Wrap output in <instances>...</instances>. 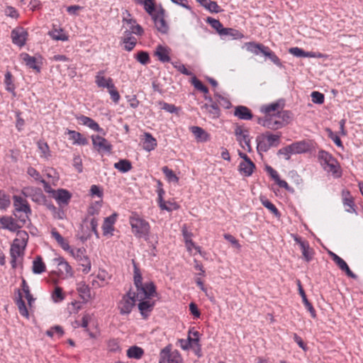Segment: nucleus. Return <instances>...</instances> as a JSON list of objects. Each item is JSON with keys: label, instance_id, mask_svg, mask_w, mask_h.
Masks as SVG:
<instances>
[{"label": "nucleus", "instance_id": "nucleus-1", "mask_svg": "<svg viewBox=\"0 0 363 363\" xmlns=\"http://www.w3.org/2000/svg\"><path fill=\"white\" fill-rule=\"evenodd\" d=\"M28 234L25 230H19L11 246L10 254L11 265L13 269H18V265L21 266V261L28 240Z\"/></svg>", "mask_w": 363, "mask_h": 363}, {"label": "nucleus", "instance_id": "nucleus-2", "mask_svg": "<svg viewBox=\"0 0 363 363\" xmlns=\"http://www.w3.org/2000/svg\"><path fill=\"white\" fill-rule=\"evenodd\" d=\"M318 160L323 169L331 174L334 178L342 177V168L338 161L331 154L323 150H320Z\"/></svg>", "mask_w": 363, "mask_h": 363}, {"label": "nucleus", "instance_id": "nucleus-3", "mask_svg": "<svg viewBox=\"0 0 363 363\" xmlns=\"http://www.w3.org/2000/svg\"><path fill=\"white\" fill-rule=\"evenodd\" d=\"M128 220L131 227V231L136 238L148 239L150 225L145 219L138 213L132 212Z\"/></svg>", "mask_w": 363, "mask_h": 363}, {"label": "nucleus", "instance_id": "nucleus-4", "mask_svg": "<svg viewBox=\"0 0 363 363\" xmlns=\"http://www.w3.org/2000/svg\"><path fill=\"white\" fill-rule=\"evenodd\" d=\"M280 135L266 132L257 138V149L267 152L272 147H277L280 143Z\"/></svg>", "mask_w": 363, "mask_h": 363}, {"label": "nucleus", "instance_id": "nucleus-5", "mask_svg": "<svg viewBox=\"0 0 363 363\" xmlns=\"http://www.w3.org/2000/svg\"><path fill=\"white\" fill-rule=\"evenodd\" d=\"M245 49L254 55H259V53L263 54L264 56L269 57L272 62H277L279 61L278 57L274 54L271 49L261 43L255 42H248L245 43Z\"/></svg>", "mask_w": 363, "mask_h": 363}, {"label": "nucleus", "instance_id": "nucleus-6", "mask_svg": "<svg viewBox=\"0 0 363 363\" xmlns=\"http://www.w3.org/2000/svg\"><path fill=\"white\" fill-rule=\"evenodd\" d=\"M138 295L130 289L122 297L118 304V309L121 315H128L131 313L133 308L135 305V302Z\"/></svg>", "mask_w": 363, "mask_h": 363}, {"label": "nucleus", "instance_id": "nucleus-7", "mask_svg": "<svg viewBox=\"0 0 363 363\" xmlns=\"http://www.w3.org/2000/svg\"><path fill=\"white\" fill-rule=\"evenodd\" d=\"M172 346L169 345L163 348L160 353L159 363H182V357L175 350L171 352Z\"/></svg>", "mask_w": 363, "mask_h": 363}, {"label": "nucleus", "instance_id": "nucleus-8", "mask_svg": "<svg viewBox=\"0 0 363 363\" xmlns=\"http://www.w3.org/2000/svg\"><path fill=\"white\" fill-rule=\"evenodd\" d=\"M235 135L236 140L239 143L240 145L245 150L251 152L252 147L250 145V139L249 138L247 130L240 125H237L235 128Z\"/></svg>", "mask_w": 363, "mask_h": 363}, {"label": "nucleus", "instance_id": "nucleus-9", "mask_svg": "<svg viewBox=\"0 0 363 363\" xmlns=\"http://www.w3.org/2000/svg\"><path fill=\"white\" fill-rule=\"evenodd\" d=\"M123 23L128 26V33H134L138 35H143L144 33L143 28L137 23L135 19L131 17L130 13L125 11L123 13Z\"/></svg>", "mask_w": 363, "mask_h": 363}, {"label": "nucleus", "instance_id": "nucleus-10", "mask_svg": "<svg viewBox=\"0 0 363 363\" xmlns=\"http://www.w3.org/2000/svg\"><path fill=\"white\" fill-rule=\"evenodd\" d=\"M91 141L94 150L99 153L111 152L112 150V145L106 138L99 135H93Z\"/></svg>", "mask_w": 363, "mask_h": 363}, {"label": "nucleus", "instance_id": "nucleus-11", "mask_svg": "<svg viewBox=\"0 0 363 363\" xmlns=\"http://www.w3.org/2000/svg\"><path fill=\"white\" fill-rule=\"evenodd\" d=\"M257 123L264 128L272 130L281 128V123L279 122L277 116L275 115H264V117H258Z\"/></svg>", "mask_w": 363, "mask_h": 363}, {"label": "nucleus", "instance_id": "nucleus-12", "mask_svg": "<svg viewBox=\"0 0 363 363\" xmlns=\"http://www.w3.org/2000/svg\"><path fill=\"white\" fill-rule=\"evenodd\" d=\"M284 101L280 99L271 104L262 105L260 107V111L264 115L277 116L279 112L284 109Z\"/></svg>", "mask_w": 363, "mask_h": 363}, {"label": "nucleus", "instance_id": "nucleus-13", "mask_svg": "<svg viewBox=\"0 0 363 363\" xmlns=\"http://www.w3.org/2000/svg\"><path fill=\"white\" fill-rule=\"evenodd\" d=\"M28 35L27 30L23 27L15 28L11 33L13 43L21 48L26 44Z\"/></svg>", "mask_w": 363, "mask_h": 363}, {"label": "nucleus", "instance_id": "nucleus-14", "mask_svg": "<svg viewBox=\"0 0 363 363\" xmlns=\"http://www.w3.org/2000/svg\"><path fill=\"white\" fill-rule=\"evenodd\" d=\"M52 196L55 199L59 206H65L69 203L72 194L66 189H58L57 190H52Z\"/></svg>", "mask_w": 363, "mask_h": 363}, {"label": "nucleus", "instance_id": "nucleus-15", "mask_svg": "<svg viewBox=\"0 0 363 363\" xmlns=\"http://www.w3.org/2000/svg\"><path fill=\"white\" fill-rule=\"evenodd\" d=\"M13 206L17 212H23L26 214V217H28V214L31 213V209L27 200L21 196L14 195L13 196Z\"/></svg>", "mask_w": 363, "mask_h": 363}, {"label": "nucleus", "instance_id": "nucleus-16", "mask_svg": "<svg viewBox=\"0 0 363 363\" xmlns=\"http://www.w3.org/2000/svg\"><path fill=\"white\" fill-rule=\"evenodd\" d=\"M157 184H158V187L157 189V196H157V203H158L160 208L162 210H165L167 211H172L173 210L178 209L179 208V206L177 203H171V206H172V207H169L166 205V201H164L163 199V196H164L165 191L163 189V188L162 187V184L161 182L158 181Z\"/></svg>", "mask_w": 363, "mask_h": 363}, {"label": "nucleus", "instance_id": "nucleus-17", "mask_svg": "<svg viewBox=\"0 0 363 363\" xmlns=\"http://www.w3.org/2000/svg\"><path fill=\"white\" fill-rule=\"evenodd\" d=\"M342 203L347 212L350 213H356L354 199L350 191L344 189L341 193Z\"/></svg>", "mask_w": 363, "mask_h": 363}, {"label": "nucleus", "instance_id": "nucleus-18", "mask_svg": "<svg viewBox=\"0 0 363 363\" xmlns=\"http://www.w3.org/2000/svg\"><path fill=\"white\" fill-rule=\"evenodd\" d=\"M95 83L98 87L106 88L107 89L111 88V86L114 84L112 78L106 77L104 70H100L96 73Z\"/></svg>", "mask_w": 363, "mask_h": 363}, {"label": "nucleus", "instance_id": "nucleus-19", "mask_svg": "<svg viewBox=\"0 0 363 363\" xmlns=\"http://www.w3.org/2000/svg\"><path fill=\"white\" fill-rule=\"evenodd\" d=\"M52 238H54L57 244L65 251H67L72 255L74 254L73 250L69 245L68 241L64 238L55 228H52L50 231Z\"/></svg>", "mask_w": 363, "mask_h": 363}, {"label": "nucleus", "instance_id": "nucleus-20", "mask_svg": "<svg viewBox=\"0 0 363 363\" xmlns=\"http://www.w3.org/2000/svg\"><path fill=\"white\" fill-rule=\"evenodd\" d=\"M48 35L54 40L67 41L69 40V35L64 29L55 25L48 32Z\"/></svg>", "mask_w": 363, "mask_h": 363}, {"label": "nucleus", "instance_id": "nucleus-21", "mask_svg": "<svg viewBox=\"0 0 363 363\" xmlns=\"http://www.w3.org/2000/svg\"><path fill=\"white\" fill-rule=\"evenodd\" d=\"M310 145L305 140L294 143L288 145V150L293 154H302L305 153L310 150Z\"/></svg>", "mask_w": 363, "mask_h": 363}, {"label": "nucleus", "instance_id": "nucleus-22", "mask_svg": "<svg viewBox=\"0 0 363 363\" xmlns=\"http://www.w3.org/2000/svg\"><path fill=\"white\" fill-rule=\"evenodd\" d=\"M144 299L145 298L141 299L140 302L138 305V307L141 315L144 318H147L149 316V313L153 310L155 306V301H150L149 300Z\"/></svg>", "mask_w": 363, "mask_h": 363}, {"label": "nucleus", "instance_id": "nucleus-23", "mask_svg": "<svg viewBox=\"0 0 363 363\" xmlns=\"http://www.w3.org/2000/svg\"><path fill=\"white\" fill-rule=\"evenodd\" d=\"M20 59L28 67L38 72L40 71V67L37 65V60L35 57L30 56L26 52H23L20 55Z\"/></svg>", "mask_w": 363, "mask_h": 363}, {"label": "nucleus", "instance_id": "nucleus-24", "mask_svg": "<svg viewBox=\"0 0 363 363\" xmlns=\"http://www.w3.org/2000/svg\"><path fill=\"white\" fill-rule=\"evenodd\" d=\"M234 116L240 120L248 121L252 118V111L245 106H238L235 108Z\"/></svg>", "mask_w": 363, "mask_h": 363}, {"label": "nucleus", "instance_id": "nucleus-25", "mask_svg": "<svg viewBox=\"0 0 363 363\" xmlns=\"http://www.w3.org/2000/svg\"><path fill=\"white\" fill-rule=\"evenodd\" d=\"M69 139L72 140L73 145H86L88 144V140L82 133L75 130H67Z\"/></svg>", "mask_w": 363, "mask_h": 363}, {"label": "nucleus", "instance_id": "nucleus-26", "mask_svg": "<svg viewBox=\"0 0 363 363\" xmlns=\"http://www.w3.org/2000/svg\"><path fill=\"white\" fill-rule=\"evenodd\" d=\"M140 294H143V297L140 296V298H150L152 296H154L156 294V287L152 281L146 282L144 284L143 287L137 295H140Z\"/></svg>", "mask_w": 363, "mask_h": 363}, {"label": "nucleus", "instance_id": "nucleus-27", "mask_svg": "<svg viewBox=\"0 0 363 363\" xmlns=\"http://www.w3.org/2000/svg\"><path fill=\"white\" fill-rule=\"evenodd\" d=\"M153 18L157 30L162 34H167L169 31V26L164 20L163 13L157 14Z\"/></svg>", "mask_w": 363, "mask_h": 363}, {"label": "nucleus", "instance_id": "nucleus-28", "mask_svg": "<svg viewBox=\"0 0 363 363\" xmlns=\"http://www.w3.org/2000/svg\"><path fill=\"white\" fill-rule=\"evenodd\" d=\"M255 169V164L250 160L242 161L239 164V171L245 177H250Z\"/></svg>", "mask_w": 363, "mask_h": 363}, {"label": "nucleus", "instance_id": "nucleus-29", "mask_svg": "<svg viewBox=\"0 0 363 363\" xmlns=\"http://www.w3.org/2000/svg\"><path fill=\"white\" fill-rule=\"evenodd\" d=\"M157 145V140L153 136L149 133H145L143 135V149L147 152H150L156 148Z\"/></svg>", "mask_w": 363, "mask_h": 363}, {"label": "nucleus", "instance_id": "nucleus-30", "mask_svg": "<svg viewBox=\"0 0 363 363\" xmlns=\"http://www.w3.org/2000/svg\"><path fill=\"white\" fill-rule=\"evenodd\" d=\"M116 217L117 215L116 213H113L111 216L105 218L102 225L103 233L104 235L108 234H112V232L114 230L113 225L116 221Z\"/></svg>", "mask_w": 363, "mask_h": 363}, {"label": "nucleus", "instance_id": "nucleus-31", "mask_svg": "<svg viewBox=\"0 0 363 363\" xmlns=\"http://www.w3.org/2000/svg\"><path fill=\"white\" fill-rule=\"evenodd\" d=\"M289 53L296 56L301 57H320L322 55L320 53H315L313 52H306L303 49L294 47L291 48L289 50Z\"/></svg>", "mask_w": 363, "mask_h": 363}, {"label": "nucleus", "instance_id": "nucleus-32", "mask_svg": "<svg viewBox=\"0 0 363 363\" xmlns=\"http://www.w3.org/2000/svg\"><path fill=\"white\" fill-rule=\"evenodd\" d=\"M190 130L194 135L197 141L206 142L210 140V135L199 126H191Z\"/></svg>", "mask_w": 363, "mask_h": 363}, {"label": "nucleus", "instance_id": "nucleus-33", "mask_svg": "<svg viewBox=\"0 0 363 363\" xmlns=\"http://www.w3.org/2000/svg\"><path fill=\"white\" fill-rule=\"evenodd\" d=\"M77 289L80 298L82 299V301L84 303H87L89 300L92 298L91 294V289L88 285L80 283L78 284Z\"/></svg>", "mask_w": 363, "mask_h": 363}, {"label": "nucleus", "instance_id": "nucleus-34", "mask_svg": "<svg viewBox=\"0 0 363 363\" xmlns=\"http://www.w3.org/2000/svg\"><path fill=\"white\" fill-rule=\"evenodd\" d=\"M170 50L169 48L158 45L155 52V55L162 62H167L170 61L169 57Z\"/></svg>", "mask_w": 363, "mask_h": 363}, {"label": "nucleus", "instance_id": "nucleus-35", "mask_svg": "<svg viewBox=\"0 0 363 363\" xmlns=\"http://www.w3.org/2000/svg\"><path fill=\"white\" fill-rule=\"evenodd\" d=\"M202 108L204 109L212 118H217L220 116V109L217 103H212L211 104H206L202 106Z\"/></svg>", "mask_w": 363, "mask_h": 363}, {"label": "nucleus", "instance_id": "nucleus-36", "mask_svg": "<svg viewBox=\"0 0 363 363\" xmlns=\"http://www.w3.org/2000/svg\"><path fill=\"white\" fill-rule=\"evenodd\" d=\"M330 257L339 269L343 272H352L347 264L341 257L333 252L330 253Z\"/></svg>", "mask_w": 363, "mask_h": 363}, {"label": "nucleus", "instance_id": "nucleus-37", "mask_svg": "<svg viewBox=\"0 0 363 363\" xmlns=\"http://www.w3.org/2000/svg\"><path fill=\"white\" fill-rule=\"evenodd\" d=\"M203 7L212 13L220 11V6L216 1L211 0H196Z\"/></svg>", "mask_w": 363, "mask_h": 363}, {"label": "nucleus", "instance_id": "nucleus-38", "mask_svg": "<svg viewBox=\"0 0 363 363\" xmlns=\"http://www.w3.org/2000/svg\"><path fill=\"white\" fill-rule=\"evenodd\" d=\"M4 84L6 91L11 92L13 96L15 97L16 96V93L15 91L16 86L13 83L12 74L10 72H7L5 74Z\"/></svg>", "mask_w": 363, "mask_h": 363}, {"label": "nucleus", "instance_id": "nucleus-39", "mask_svg": "<svg viewBox=\"0 0 363 363\" xmlns=\"http://www.w3.org/2000/svg\"><path fill=\"white\" fill-rule=\"evenodd\" d=\"M18 296L16 298V304L18 306L19 313L22 316L28 318V316H29L28 311L26 306L25 301L23 300L22 294L19 290H18Z\"/></svg>", "mask_w": 363, "mask_h": 363}, {"label": "nucleus", "instance_id": "nucleus-40", "mask_svg": "<svg viewBox=\"0 0 363 363\" xmlns=\"http://www.w3.org/2000/svg\"><path fill=\"white\" fill-rule=\"evenodd\" d=\"M113 167L122 173L129 172L133 167L131 162L126 159L120 160L118 162H116L113 164Z\"/></svg>", "mask_w": 363, "mask_h": 363}, {"label": "nucleus", "instance_id": "nucleus-41", "mask_svg": "<svg viewBox=\"0 0 363 363\" xmlns=\"http://www.w3.org/2000/svg\"><path fill=\"white\" fill-rule=\"evenodd\" d=\"M269 172L272 178L275 181V182L281 188H284L286 190H289L290 187L288 184V183L280 179L279 175L278 172L274 170L273 168L269 167Z\"/></svg>", "mask_w": 363, "mask_h": 363}, {"label": "nucleus", "instance_id": "nucleus-42", "mask_svg": "<svg viewBox=\"0 0 363 363\" xmlns=\"http://www.w3.org/2000/svg\"><path fill=\"white\" fill-rule=\"evenodd\" d=\"M299 294L302 298V301H303V303L305 307L310 312L311 317L313 318H316V311H315V308H313V305L311 304V303L308 300L304 289H300Z\"/></svg>", "mask_w": 363, "mask_h": 363}, {"label": "nucleus", "instance_id": "nucleus-43", "mask_svg": "<svg viewBox=\"0 0 363 363\" xmlns=\"http://www.w3.org/2000/svg\"><path fill=\"white\" fill-rule=\"evenodd\" d=\"M144 354V350L143 348L138 346H132L127 350V356L129 358H133L136 359H139L142 357Z\"/></svg>", "mask_w": 363, "mask_h": 363}, {"label": "nucleus", "instance_id": "nucleus-44", "mask_svg": "<svg viewBox=\"0 0 363 363\" xmlns=\"http://www.w3.org/2000/svg\"><path fill=\"white\" fill-rule=\"evenodd\" d=\"M301 250L302 252V255L305 258L306 261H309L312 259L313 257V250L309 247L308 244L306 242H299Z\"/></svg>", "mask_w": 363, "mask_h": 363}, {"label": "nucleus", "instance_id": "nucleus-45", "mask_svg": "<svg viewBox=\"0 0 363 363\" xmlns=\"http://www.w3.org/2000/svg\"><path fill=\"white\" fill-rule=\"evenodd\" d=\"M279 122L281 123V128L288 124L292 118V114L289 111H280L277 115Z\"/></svg>", "mask_w": 363, "mask_h": 363}, {"label": "nucleus", "instance_id": "nucleus-46", "mask_svg": "<svg viewBox=\"0 0 363 363\" xmlns=\"http://www.w3.org/2000/svg\"><path fill=\"white\" fill-rule=\"evenodd\" d=\"M262 204L267 208L272 213H273L275 216L279 217L280 213L277 208L268 199L261 198L260 199Z\"/></svg>", "mask_w": 363, "mask_h": 363}, {"label": "nucleus", "instance_id": "nucleus-47", "mask_svg": "<svg viewBox=\"0 0 363 363\" xmlns=\"http://www.w3.org/2000/svg\"><path fill=\"white\" fill-rule=\"evenodd\" d=\"M45 270V265L43 262L40 257H37L33 262V272H44Z\"/></svg>", "mask_w": 363, "mask_h": 363}, {"label": "nucleus", "instance_id": "nucleus-48", "mask_svg": "<svg viewBox=\"0 0 363 363\" xmlns=\"http://www.w3.org/2000/svg\"><path fill=\"white\" fill-rule=\"evenodd\" d=\"M38 147L41 157L48 158L50 156V148L47 143L39 141L38 143Z\"/></svg>", "mask_w": 363, "mask_h": 363}, {"label": "nucleus", "instance_id": "nucleus-49", "mask_svg": "<svg viewBox=\"0 0 363 363\" xmlns=\"http://www.w3.org/2000/svg\"><path fill=\"white\" fill-rule=\"evenodd\" d=\"M162 171L164 174L166 178L169 182H174L175 183H178L179 177L168 167H163L162 168Z\"/></svg>", "mask_w": 363, "mask_h": 363}, {"label": "nucleus", "instance_id": "nucleus-50", "mask_svg": "<svg viewBox=\"0 0 363 363\" xmlns=\"http://www.w3.org/2000/svg\"><path fill=\"white\" fill-rule=\"evenodd\" d=\"M0 223L4 228L10 230H15L16 229V225L14 221L8 217H2L0 218Z\"/></svg>", "mask_w": 363, "mask_h": 363}, {"label": "nucleus", "instance_id": "nucleus-51", "mask_svg": "<svg viewBox=\"0 0 363 363\" xmlns=\"http://www.w3.org/2000/svg\"><path fill=\"white\" fill-rule=\"evenodd\" d=\"M124 49L127 51H131L137 43V40L133 36H128L123 39Z\"/></svg>", "mask_w": 363, "mask_h": 363}, {"label": "nucleus", "instance_id": "nucleus-52", "mask_svg": "<svg viewBox=\"0 0 363 363\" xmlns=\"http://www.w3.org/2000/svg\"><path fill=\"white\" fill-rule=\"evenodd\" d=\"M52 298L55 303L61 302L65 299V295L61 287H55L54 291L52 294Z\"/></svg>", "mask_w": 363, "mask_h": 363}, {"label": "nucleus", "instance_id": "nucleus-53", "mask_svg": "<svg viewBox=\"0 0 363 363\" xmlns=\"http://www.w3.org/2000/svg\"><path fill=\"white\" fill-rule=\"evenodd\" d=\"M141 5H143L144 9L148 14L152 15L153 12L155 10V0H144L143 1Z\"/></svg>", "mask_w": 363, "mask_h": 363}, {"label": "nucleus", "instance_id": "nucleus-54", "mask_svg": "<svg viewBox=\"0 0 363 363\" xmlns=\"http://www.w3.org/2000/svg\"><path fill=\"white\" fill-rule=\"evenodd\" d=\"M135 58L140 63L144 65L150 62L149 54L145 51L138 52Z\"/></svg>", "mask_w": 363, "mask_h": 363}, {"label": "nucleus", "instance_id": "nucleus-55", "mask_svg": "<svg viewBox=\"0 0 363 363\" xmlns=\"http://www.w3.org/2000/svg\"><path fill=\"white\" fill-rule=\"evenodd\" d=\"M191 84L194 85V86L198 89L199 91L203 92V94L208 93V88L204 86L202 82L198 79L196 77H193L191 79Z\"/></svg>", "mask_w": 363, "mask_h": 363}, {"label": "nucleus", "instance_id": "nucleus-56", "mask_svg": "<svg viewBox=\"0 0 363 363\" xmlns=\"http://www.w3.org/2000/svg\"><path fill=\"white\" fill-rule=\"evenodd\" d=\"M185 247L187 251L191 255H195L196 253H201V248L199 246H196L193 240H188L187 242L185 243Z\"/></svg>", "mask_w": 363, "mask_h": 363}, {"label": "nucleus", "instance_id": "nucleus-57", "mask_svg": "<svg viewBox=\"0 0 363 363\" xmlns=\"http://www.w3.org/2000/svg\"><path fill=\"white\" fill-rule=\"evenodd\" d=\"M215 98L219 106L224 108H229L231 106V103L228 99L220 95L216 94Z\"/></svg>", "mask_w": 363, "mask_h": 363}, {"label": "nucleus", "instance_id": "nucleus-58", "mask_svg": "<svg viewBox=\"0 0 363 363\" xmlns=\"http://www.w3.org/2000/svg\"><path fill=\"white\" fill-rule=\"evenodd\" d=\"M220 35H230L233 37V38H238L240 37V33L238 30L230 28H224L223 30H221Z\"/></svg>", "mask_w": 363, "mask_h": 363}, {"label": "nucleus", "instance_id": "nucleus-59", "mask_svg": "<svg viewBox=\"0 0 363 363\" xmlns=\"http://www.w3.org/2000/svg\"><path fill=\"white\" fill-rule=\"evenodd\" d=\"M207 22L216 31L220 34L221 30L224 28L222 23L217 19L208 18Z\"/></svg>", "mask_w": 363, "mask_h": 363}, {"label": "nucleus", "instance_id": "nucleus-60", "mask_svg": "<svg viewBox=\"0 0 363 363\" xmlns=\"http://www.w3.org/2000/svg\"><path fill=\"white\" fill-rule=\"evenodd\" d=\"M108 91L111 96V99H112V101L114 103L118 104L121 99V96L116 86L114 84L111 86V88L108 89Z\"/></svg>", "mask_w": 363, "mask_h": 363}, {"label": "nucleus", "instance_id": "nucleus-61", "mask_svg": "<svg viewBox=\"0 0 363 363\" xmlns=\"http://www.w3.org/2000/svg\"><path fill=\"white\" fill-rule=\"evenodd\" d=\"M10 199L5 193L0 191V208L5 209L10 205Z\"/></svg>", "mask_w": 363, "mask_h": 363}, {"label": "nucleus", "instance_id": "nucleus-62", "mask_svg": "<svg viewBox=\"0 0 363 363\" xmlns=\"http://www.w3.org/2000/svg\"><path fill=\"white\" fill-rule=\"evenodd\" d=\"M312 101L315 104H322L324 102L325 96L322 93L313 91L311 93Z\"/></svg>", "mask_w": 363, "mask_h": 363}, {"label": "nucleus", "instance_id": "nucleus-63", "mask_svg": "<svg viewBox=\"0 0 363 363\" xmlns=\"http://www.w3.org/2000/svg\"><path fill=\"white\" fill-rule=\"evenodd\" d=\"M90 194L91 196H96L100 199H102L103 191L99 186L94 184L90 188Z\"/></svg>", "mask_w": 363, "mask_h": 363}, {"label": "nucleus", "instance_id": "nucleus-64", "mask_svg": "<svg viewBox=\"0 0 363 363\" xmlns=\"http://www.w3.org/2000/svg\"><path fill=\"white\" fill-rule=\"evenodd\" d=\"M108 347L111 352H116L121 350L119 342L116 339H112L108 341Z\"/></svg>", "mask_w": 363, "mask_h": 363}]
</instances>
